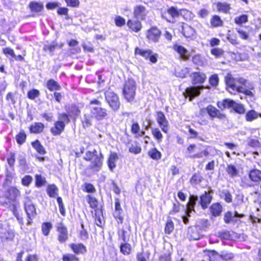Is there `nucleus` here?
Segmentation results:
<instances>
[{
  "label": "nucleus",
  "instance_id": "nucleus-1",
  "mask_svg": "<svg viewBox=\"0 0 261 261\" xmlns=\"http://www.w3.org/2000/svg\"><path fill=\"white\" fill-rule=\"evenodd\" d=\"M103 156L101 152L99 153L96 149L93 151L86 152L84 159L87 161H90L91 163L89 168L93 171H99L102 166Z\"/></svg>",
  "mask_w": 261,
  "mask_h": 261
},
{
  "label": "nucleus",
  "instance_id": "nucleus-2",
  "mask_svg": "<svg viewBox=\"0 0 261 261\" xmlns=\"http://www.w3.org/2000/svg\"><path fill=\"white\" fill-rule=\"evenodd\" d=\"M101 102L94 99L90 102V109L92 116L97 120L103 119L108 115L107 110L101 108Z\"/></svg>",
  "mask_w": 261,
  "mask_h": 261
},
{
  "label": "nucleus",
  "instance_id": "nucleus-3",
  "mask_svg": "<svg viewBox=\"0 0 261 261\" xmlns=\"http://www.w3.org/2000/svg\"><path fill=\"white\" fill-rule=\"evenodd\" d=\"M136 88V83L134 80L128 79L125 82L123 88V95L128 102H132L134 100Z\"/></svg>",
  "mask_w": 261,
  "mask_h": 261
},
{
  "label": "nucleus",
  "instance_id": "nucleus-4",
  "mask_svg": "<svg viewBox=\"0 0 261 261\" xmlns=\"http://www.w3.org/2000/svg\"><path fill=\"white\" fill-rule=\"evenodd\" d=\"M217 106L221 110L232 108L235 112L238 113L243 114L245 112V109L242 105L237 103L229 99H224L222 101H218Z\"/></svg>",
  "mask_w": 261,
  "mask_h": 261
},
{
  "label": "nucleus",
  "instance_id": "nucleus-5",
  "mask_svg": "<svg viewBox=\"0 0 261 261\" xmlns=\"http://www.w3.org/2000/svg\"><path fill=\"white\" fill-rule=\"evenodd\" d=\"M105 98L110 108L114 111H117L119 109L120 103L118 96L111 90L106 91Z\"/></svg>",
  "mask_w": 261,
  "mask_h": 261
},
{
  "label": "nucleus",
  "instance_id": "nucleus-6",
  "mask_svg": "<svg viewBox=\"0 0 261 261\" xmlns=\"http://www.w3.org/2000/svg\"><path fill=\"white\" fill-rule=\"evenodd\" d=\"M197 200V196H195L194 195L190 196L189 201L187 204L186 215L182 216V221L185 224H188L189 222L188 217H190L191 213L193 211H194V206Z\"/></svg>",
  "mask_w": 261,
  "mask_h": 261
},
{
  "label": "nucleus",
  "instance_id": "nucleus-7",
  "mask_svg": "<svg viewBox=\"0 0 261 261\" xmlns=\"http://www.w3.org/2000/svg\"><path fill=\"white\" fill-rule=\"evenodd\" d=\"M135 53L136 55L142 56L145 59H149L152 63H155L157 62V54H153L152 51L150 49H142L136 47Z\"/></svg>",
  "mask_w": 261,
  "mask_h": 261
},
{
  "label": "nucleus",
  "instance_id": "nucleus-8",
  "mask_svg": "<svg viewBox=\"0 0 261 261\" xmlns=\"http://www.w3.org/2000/svg\"><path fill=\"white\" fill-rule=\"evenodd\" d=\"M156 120L162 130L165 133H167L169 130V122L162 112H156Z\"/></svg>",
  "mask_w": 261,
  "mask_h": 261
},
{
  "label": "nucleus",
  "instance_id": "nucleus-9",
  "mask_svg": "<svg viewBox=\"0 0 261 261\" xmlns=\"http://www.w3.org/2000/svg\"><path fill=\"white\" fill-rule=\"evenodd\" d=\"M244 217V215L240 214L237 212L228 211L224 215V221L226 224H236L239 218Z\"/></svg>",
  "mask_w": 261,
  "mask_h": 261
},
{
  "label": "nucleus",
  "instance_id": "nucleus-10",
  "mask_svg": "<svg viewBox=\"0 0 261 261\" xmlns=\"http://www.w3.org/2000/svg\"><path fill=\"white\" fill-rule=\"evenodd\" d=\"M25 211L30 220H32L36 215V208L31 200L28 197L24 202Z\"/></svg>",
  "mask_w": 261,
  "mask_h": 261
},
{
  "label": "nucleus",
  "instance_id": "nucleus-11",
  "mask_svg": "<svg viewBox=\"0 0 261 261\" xmlns=\"http://www.w3.org/2000/svg\"><path fill=\"white\" fill-rule=\"evenodd\" d=\"M161 32L156 27H152L147 31L146 37L149 42L156 43L159 42Z\"/></svg>",
  "mask_w": 261,
  "mask_h": 261
},
{
  "label": "nucleus",
  "instance_id": "nucleus-12",
  "mask_svg": "<svg viewBox=\"0 0 261 261\" xmlns=\"http://www.w3.org/2000/svg\"><path fill=\"white\" fill-rule=\"evenodd\" d=\"M225 81L229 92L234 94L236 91H240V88L236 85L235 80L231 74H227L225 77Z\"/></svg>",
  "mask_w": 261,
  "mask_h": 261
},
{
  "label": "nucleus",
  "instance_id": "nucleus-13",
  "mask_svg": "<svg viewBox=\"0 0 261 261\" xmlns=\"http://www.w3.org/2000/svg\"><path fill=\"white\" fill-rule=\"evenodd\" d=\"M203 89V87H191L187 88L184 94L186 97H189L190 101L193 98L198 96L200 94V90Z\"/></svg>",
  "mask_w": 261,
  "mask_h": 261
},
{
  "label": "nucleus",
  "instance_id": "nucleus-14",
  "mask_svg": "<svg viewBox=\"0 0 261 261\" xmlns=\"http://www.w3.org/2000/svg\"><path fill=\"white\" fill-rule=\"evenodd\" d=\"M167 12L170 16V17L169 18H166V20L169 22L173 23L175 22L176 18H178L181 14V10L172 6L167 10Z\"/></svg>",
  "mask_w": 261,
  "mask_h": 261
},
{
  "label": "nucleus",
  "instance_id": "nucleus-15",
  "mask_svg": "<svg viewBox=\"0 0 261 261\" xmlns=\"http://www.w3.org/2000/svg\"><path fill=\"white\" fill-rule=\"evenodd\" d=\"M4 227L2 222V229L0 230V239L2 242L12 240L15 236L14 231L11 230H6Z\"/></svg>",
  "mask_w": 261,
  "mask_h": 261
},
{
  "label": "nucleus",
  "instance_id": "nucleus-16",
  "mask_svg": "<svg viewBox=\"0 0 261 261\" xmlns=\"http://www.w3.org/2000/svg\"><path fill=\"white\" fill-rule=\"evenodd\" d=\"M57 231L59 233V241L62 243L65 242L68 239V231L66 227L62 223H58Z\"/></svg>",
  "mask_w": 261,
  "mask_h": 261
},
{
  "label": "nucleus",
  "instance_id": "nucleus-17",
  "mask_svg": "<svg viewBox=\"0 0 261 261\" xmlns=\"http://www.w3.org/2000/svg\"><path fill=\"white\" fill-rule=\"evenodd\" d=\"M190 76L193 84H203L206 79L205 74L199 71L192 73Z\"/></svg>",
  "mask_w": 261,
  "mask_h": 261
},
{
  "label": "nucleus",
  "instance_id": "nucleus-18",
  "mask_svg": "<svg viewBox=\"0 0 261 261\" xmlns=\"http://www.w3.org/2000/svg\"><path fill=\"white\" fill-rule=\"evenodd\" d=\"M20 193L18 189L15 187H11L6 193V198L9 202L15 201L16 198L20 196Z\"/></svg>",
  "mask_w": 261,
  "mask_h": 261
},
{
  "label": "nucleus",
  "instance_id": "nucleus-19",
  "mask_svg": "<svg viewBox=\"0 0 261 261\" xmlns=\"http://www.w3.org/2000/svg\"><path fill=\"white\" fill-rule=\"evenodd\" d=\"M65 124L62 121H58L54 124V127L51 128L50 132L54 136L60 135L64 130Z\"/></svg>",
  "mask_w": 261,
  "mask_h": 261
},
{
  "label": "nucleus",
  "instance_id": "nucleus-20",
  "mask_svg": "<svg viewBox=\"0 0 261 261\" xmlns=\"http://www.w3.org/2000/svg\"><path fill=\"white\" fill-rule=\"evenodd\" d=\"M206 111L210 117H217L219 119L225 118V115L220 113L219 110L212 105H209L206 108Z\"/></svg>",
  "mask_w": 261,
  "mask_h": 261
},
{
  "label": "nucleus",
  "instance_id": "nucleus-21",
  "mask_svg": "<svg viewBox=\"0 0 261 261\" xmlns=\"http://www.w3.org/2000/svg\"><path fill=\"white\" fill-rule=\"evenodd\" d=\"M29 8L33 13H38L43 10L44 5L41 2H31L29 4Z\"/></svg>",
  "mask_w": 261,
  "mask_h": 261
},
{
  "label": "nucleus",
  "instance_id": "nucleus-22",
  "mask_svg": "<svg viewBox=\"0 0 261 261\" xmlns=\"http://www.w3.org/2000/svg\"><path fill=\"white\" fill-rule=\"evenodd\" d=\"M248 176L250 179L254 182H259L261 181V171L258 169L250 170Z\"/></svg>",
  "mask_w": 261,
  "mask_h": 261
},
{
  "label": "nucleus",
  "instance_id": "nucleus-23",
  "mask_svg": "<svg viewBox=\"0 0 261 261\" xmlns=\"http://www.w3.org/2000/svg\"><path fill=\"white\" fill-rule=\"evenodd\" d=\"M181 32L186 38L193 37L195 34L194 29L187 24H182L181 25Z\"/></svg>",
  "mask_w": 261,
  "mask_h": 261
},
{
  "label": "nucleus",
  "instance_id": "nucleus-24",
  "mask_svg": "<svg viewBox=\"0 0 261 261\" xmlns=\"http://www.w3.org/2000/svg\"><path fill=\"white\" fill-rule=\"evenodd\" d=\"M70 247L76 254H85L87 252L86 246L81 243L71 244L70 245Z\"/></svg>",
  "mask_w": 261,
  "mask_h": 261
},
{
  "label": "nucleus",
  "instance_id": "nucleus-25",
  "mask_svg": "<svg viewBox=\"0 0 261 261\" xmlns=\"http://www.w3.org/2000/svg\"><path fill=\"white\" fill-rule=\"evenodd\" d=\"M173 49L178 53L182 59L187 60L189 58L188 51L184 46L176 44L173 46Z\"/></svg>",
  "mask_w": 261,
  "mask_h": 261
},
{
  "label": "nucleus",
  "instance_id": "nucleus-26",
  "mask_svg": "<svg viewBox=\"0 0 261 261\" xmlns=\"http://www.w3.org/2000/svg\"><path fill=\"white\" fill-rule=\"evenodd\" d=\"M212 200V196L209 193L206 192L200 196V204L203 209L207 207L208 205L211 203Z\"/></svg>",
  "mask_w": 261,
  "mask_h": 261
},
{
  "label": "nucleus",
  "instance_id": "nucleus-27",
  "mask_svg": "<svg viewBox=\"0 0 261 261\" xmlns=\"http://www.w3.org/2000/svg\"><path fill=\"white\" fill-rule=\"evenodd\" d=\"M134 13L136 17L143 19L146 15V8L141 5L137 6L134 9Z\"/></svg>",
  "mask_w": 261,
  "mask_h": 261
},
{
  "label": "nucleus",
  "instance_id": "nucleus-28",
  "mask_svg": "<svg viewBox=\"0 0 261 261\" xmlns=\"http://www.w3.org/2000/svg\"><path fill=\"white\" fill-rule=\"evenodd\" d=\"M118 160L117 154L115 152H111L108 161V166L111 171H113L116 167V162Z\"/></svg>",
  "mask_w": 261,
  "mask_h": 261
},
{
  "label": "nucleus",
  "instance_id": "nucleus-29",
  "mask_svg": "<svg viewBox=\"0 0 261 261\" xmlns=\"http://www.w3.org/2000/svg\"><path fill=\"white\" fill-rule=\"evenodd\" d=\"M46 86L50 91H59L61 89V86L53 79H50L47 82Z\"/></svg>",
  "mask_w": 261,
  "mask_h": 261
},
{
  "label": "nucleus",
  "instance_id": "nucleus-30",
  "mask_svg": "<svg viewBox=\"0 0 261 261\" xmlns=\"http://www.w3.org/2000/svg\"><path fill=\"white\" fill-rule=\"evenodd\" d=\"M222 211V206L219 203L213 204L210 207V212L212 215L214 217H217L220 215Z\"/></svg>",
  "mask_w": 261,
  "mask_h": 261
},
{
  "label": "nucleus",
  "instance_id": "nucleus-31",
  "mask_svg": "<svg viewBox=\"0 0 261 261\" xmlns=\"http://www.w3.org/2000/svg\"><path fill=\"white\" fill-rule=\"evenodd\" d=\"M127 24L129 29L136 32L139 31L142 28L141 22L136 20H129Z\"/></svg>",
  "mask_w": 261,
  "mask_h": 261
},
{
  "label": "nucleus",
  "instance_id": "nucleus-32",
  "mask_svg": "<svg viewBox=\"0 0 261 261\" xmlns=\"http://www.w3.org/2000/svg\"><path fill=\"white\" fill-rule=\"evenodd\" d=\"M120 251L123 255H129L132 251V246L127 242H122L120 245Z\"/></svg>",
  "mask_w": 261,
  "mask_h": 261
},
{
  "label": "nucleus",
  "instance_id": "nucleus-33",
  "mask_svg": "<svg viewBox=\"0 0 261 261\" xmlns=\"http://www.w3.org/2000/svg\"><path fill=\"white\" fill-rule=\"evenodd\" d=\"M192 61L198 66H204L206 64V59L200 55H195L192 58Z\"/></svg>",
  "mask_w": 261,
  "mask_h": 261
},
{
  "label": "nucleus",
  "instance_id": "nucleus-34",
  "mask_svg": "<svg viewBox=\"0 0 261 261\" xmlns=\"http://www.w3.org/2000/svg\"><path fill=\"white\" fill-rule=\"evenodd\" d=\"M44 128V124L41 122H36L32 124L30 127V132L34 134L41 133Z\"/></svg>",
  "mask_w": 261,
  "mask_h": 261
},
{
  "label": "nucleus",
  "instance_id": "nucleus-35",
  "mask_svg": "<svg viewBox=\"0 0 261 261\" xmlns=\"http://www.w3.org/2000/svg\"><path fill=\"white\" fill-rule=\"evenodd\" d=\"M226 171L231 178L236 177L239 173V171L236 167L232 164H229L227 166Z\"/></svg>",
  "mask_w": 261,
  "mask_h": 261
},
{
  "label": "nucleus",
  "instance_id": "nucleus-36",
  "mask_svg": "<svg viewBox=\"0 0 261 261\" xmlns=\"http://www.w3.org/2000/svg\"><path fill=\"white\" fill-rule=\"evenodd\" d=\"M46 191L50 197L55 198L58 195V188L55 185L48 186Z\"/></svg>",
  "mask_w": 261,
  "mask_h": 261
},
{
  "label": "nucleus",
  "instance_id": "nucleus-37",
  "mask_svg": "<svg viewBox=\"0 0 261 261\" xmlns=\"http://www.w3.org/2000/svg\"><path fill=\"white\" fill-rule=\"evenodd\" d=\"M32 145L39 154L41 155L45 154L46 151L44 147L38 140H37L32 142Z\"/></svg>",
  "mask_w": 261,
  "mask_h": 261
},
{
  "label": "nucleus",
  "instance_id": "nucleus-38",
  "mask_svg": "<svg viewBox=\"0 0 261 261\" xmlns=\"http://www.w3.org/2000/svg\"><path fill=\"white\" fill-rule=\"evenodd\" d=\"M93 118L89 114H85L82 118V122L84 128L89 127L92 125V119Z\"/></svg>",
  "mask_w": 261,
  "mask_h": 261
},
{
  "label": "nucleus",
  "instance_id": "nucleus-39",
  "mask_svg": "<svg viewBox=\"0 0 261 261\" xmlns=\"http://www.w3.org/2000/svg\"><path fill=\"white\" fill-rule=\"evenodd\" d=\"M218 10L224 13H227L230 9L229 4L226 3L219 2L217 4Z\"/></svg>",
  "mask_w": 261,
  "mask_h": 261
},
{
  "label": "nucleus",
  "instance_id": "nucleus-40",
  "mask_svg": "<svg viewBox=\"0 0 261 261\" xmlns=\"http://www.w3.org/2000/svg\"><path fill=\"white\" fill-rule=\"evenodd\" d=\"M129 151L134 154H138L141 151V147L137 142H134L129 146Z\"/></svg>",
  "mask_w": 261,
  "mask_h": 261
},
{
  "label": "nucleus",
  "instance_id": "nucleus-41",
  "mask_svg": "<svg viewBox=\"0 0 261 261\" xmlns=\"http://www.w3.org/2000/svg\"><path fill=\"white\" fill-rule=\"evenodd\" d=\"M122 212V209L120 205V202L118 198L115 199V212L114 216L115 217H118Z\"/></svg>",
  "mask_w": 261,
  "mask_h": 261
},
{
  "label": "nucleus",
  "instance_id": "nucleus-42",
  "mask_svg": "<svg viewBox=\"0 0 261 261\" xmlns=\"http://www.w3.org/2000/svg\"><path fill=\"white\" fill-rule=\"evenodd\" d=\"M118 239L124 242H128V236H127V232L123 228L119 229L118 230Z\"/></svg>",
  "mask_w": 261,
  "mask_h": 261
},
{
  "label": "nucleus",
  "instance_id": "nucleus-43",
  "mask_svg": "<svg viewBox=\"0 0 261 261\" xmlns=\"http://www.w3.org/2000/svg\"><path fill=\"white\" fill-rule=\"evenodd\" d=\"M211 24L213 27H218L222 25L223 21L219 16L215 15L211 19Z\"/></svg>",
  "mask_w": 261,
  "mask_h": 261
},
{
  "label": "nucleus",
  "instance_id": "nucleus-44",
  "mask_svg": "<svg viewBox=\"0 0 261 261\" xmlns=\"http://www.w3.org/2000/svg\"><path fill=\"white\" fill-rule=\"evenodd\" d=\"M235 23L238 25H242L248 21V16L245 14H243L241 16L236 17L234 19Z\"/></svg>",
  "mask_w": 261,
  "mask_h": 261
},
{
  "label": "nucleus",
  "instance_id": "nucleus-45",
  "mask_svg": "<svg viewBox=\"0 0 261 261\" xmlns=\"http://www.w3.org/2000/svg\"><path fill=\"white\" fill-rule=\"evenodd\" d=\"M148 154L152 159L156 160L160 159L161 157V152L156 148H153L149 150L148 152Z\"/></svg>",
  "mask_w": 261,
  "mask_h": 261
},
{
  "label": "nucleus",
  "instance_id": "nucleus-46",
  "mask_svg": "<svg viewBox=\"0 0 261 261\" xmlns=\"http://www.w3.org/2000/svg\"><path fill=\"white\" fill-rule=\"evenodd\" d=\"M152 134L153 137L157 140L158 142H161L163 139V135L158 128H153Z\"/></svg>",
  "mask_w": 261,
  "mask_h": 261
},
{
  "label": "nucleus",
  "instance_id": "nucleus-47",
  "mask_svg": "<svg viewBox=\"0 0 261 261\" xmlns=\"http://www.w3.org/2000/svg\"><path fill=\"white\" fill-rule=\"evenodd\" d=\"M258 117L257 113L253 110L248 112L246 114V119L248 121H252Z\"/></svg>",
  "mask_w": 261,
  "mask_h": 261
},
{
  "label": "nucleus",
  "instance_id": "nucleus-48",
  "mask_svg": "<svg viewBox=\"0 0 261 261\" xmlns=\"http://www.w3.org/2000/svg\"><path fill=\"white\" fill-rule=\"evenodd\" d=\"M57 47V44L54 43L45 45L43 47V50L46 52H48L49 54L52 56Z\"/></svg>",
  "mask_w": 261,
  "mask_h": 261
},
{
  "label": "nucleus",
  "instance_id": "nucleus-49",
  "mask_svg": "<svg viewBox=\"0 0 261 261\" xmlns=\"http://www.w3.org/2000/svg\"><path fill=\"white\" fill-rule=\"evenodd\" d=\"M87 201L90 204V206L91 208H94L97 207L98 202L94 197L90 195H88L87 197Z\"/></svg>",
  "mask_w": 261,
  "mask_h": 261
},
{
  "label": "nucleus",
  "instance_id": "nucleus-50",
  "mask_svg": "<svg viewBox=\"0 0 261 261\" xmlns=\"http://www.w3.org/2000/svg\"><path fill=\"white\" fill-rule=\"evenodd\" d=\"M52 227V225L49 222H45L42 225V230L45 236H47Z\"/></svg>",
  "mask_w": 261,
  "mask_h": 261
},
{
  "label": "nucleus",
  "instance_id": "nucleus-51",
  "mask_svg": "<svg viewBox=\"0 0 261 261\" xmlns=\"http://www.w3.org/2000/svg\"><path fill=\"white\" fill-rule=\"evenodd\" d=\"M36 185L37 187H41L44 185L45 178L41 175L37 174L35 175Z\"/></svg>",
  "mask_w": 261,
  "mask_h": 261
},
{
  "label": "nucleus",
  "instance_id": "nucleus-52",
  "mask_svg": "<svg viewBox=\"0 0 261 261\" xmlns=\"http://www.w3.org/2000/svg\"><path fill=\"white\" fill-rule=\"evenodd\" d=\"M202 179V176L199 174H194L191 178L190 181L192 184L197 185L199 184Z\"/></svg>",
  "mask_w": 261,
  "mask_h": 261
},
{
  "label": "nucleus",
  "instance_id": "nucleus-53",
  "mask_svg": "<svg viewBox=\"0 0 261 261\" xmlns=\"http://www.w3.org/2000/svg\"><path fill=\"white\" fill-rule=\"evenodd\" d=\"M16 139L17 142L19 144L21 145L25 142L26 139V135L23 132H20L16 136Z\"/></svg>",
  "mask_w": 261,
  "mask_h": 261
},
{
  "label": "nucleus",
  "instance_id": "nucleus-54",
  "mask_svg": "<svg viewBox=\"0 0 261 261\" xmlns=\"http://www.w3.org/2000/svg\"><path fill=\"white\" fill-rule=\"evenodd\" d=\"M211 53L216 58H219L223 55L224 51L220 48H214L211 50Z\"/></svg>",
  "mask_w": 261,
  "mask_h": 261
},
{
  "label": "nucleus",
  "instance_id": "nucleus-55",
  "mask_svg": "<svg viewBox=\"0 0 261 261\" xmlns=\"http://www.w3.org/2000/svg\"><path fill=\"white\" fill-rule=\"evenodd\" d=\"M114 21L116 25L118 27H121L125 24V20L120 16H116Z\"/></svg>",
  "mask_w": 261,
  "mask_h": 261
},
{
  "label": "nucleus",
  "instance_id": "nucleus-56",
  "mask_svg": "<svg viewBox=\"0 0 261 261\" xmlns=\"http://www.w3.org/2000/svg\"><path fill=\"white\" fill-rule=\"evenodd\" d=\"M209 83L211 86L215 87L218 85L219 83V78L217 74H213L209 79Z\"/></svg>",
  "mask_w": 261,
  "mask_h": 261
},
{
  "label": "nucleus",
  "instance_id": "nucleus-57",
  "mask_svg": "<svg viewBox=\"0 0 261 261\" xmlns=\"http://www.w3.org/2000/svg\"><path fill=\"white\" fill-rule=\"evenodd\" d=\"M18 162L20 168L24 171L28 169L27 162L23 156H20L18 159Z\"/></svg>",
  "mask_w": 261,
  "mask_h": 261
},
{
  "label": "nucleus",
  "instance_id": "nucleus-58",
  "mask_svg": "<svg viewBox=\"0 0 261 261\" xmlns=\"http://www.w3.org/2000/svg\"><path fill=\"white\" fill-rule=\"evenodd\" d=\"M39 91L38 90L33 89L28 92V97L31 99H34L39 96Z\"/></svg>",
  "mask_w": 261,
  "mask_h": 261
},
{
  "label": "nucleus",
  "instance_id": "nucleus-59",
  "mask_svg": "<svg viewBox=\"0 0 261 261\" xmlns=\"http://www.w3.org/2000/svg\"><path fill=\"white\" fill-rule=\"evenodd\" d=\"M174 224L172 221H169L167 222L165 227V232L166 233L170 234L173 230Z\"/></svg>",
  "mask_w": 261,
  "mask_h": 261
},
{
  "label": "nucleus",
  "instance_id": "nucleus-60",
  "mask_svg": "<svg viewBox=\"0 0 261 261\" xmlns=\"http://www.w3.org/2000/svg\"><path fill=\"white\" fill-rule=\"evenodd\" d=\"M189 238L191 240H197L199 239L200 234L196 229H191L189 234Z\"/></svg>",
  "mask_w": 261,
  "mask_h": 261
},
{
  "label": "nucleus",
  "instance_id": "nucleus-61",
  "mask_svg": "<svg viewBox=\"0 0 261 261\" xmlns=\"http://www.w3.org/2000/svg\"><path fill=\"white\" fill-rule=\"evenodd\" d=\"M63 261H77L78 258L72 254H67L63 256Z\"/></svg>",
  "mask_w": 261,
  "mask_h": 261
},
{
  "label": "nucleus",
  "instance_id": "nucleus-62",
  "mask_svg": "<svg viewBox=\"0 0 261 261\" xmlns=\"http://www.w3.org/2000/svg\"><path fill=\"white\" fill-rule=\"evenodd\" d=\"M80 110L79 108L75 106H72L70 110L69 111V115L71 116H77L80 115Z\"/></svg>",
  "mask_w": 261,
  "mask_h": 261
},
{
  "label": "nucleus",
  "instance_id": "nucleus-63",
  "mask_svg": "<svg viewBox=\"0 0 261 261\" xmlns=\"http://www.w3.org/2000/svg\"><path fill=\"white\" fill-rule=\"evenodd\" d=\"M82 230L80 231V238L82 240H86L88 238V233L85 229L84 224H81Z\"/></svg>",
  "mask_w": 261,
  "mask_h": 261
},
{
  "label": "nucleus",
  "instance_id": "nucleus-64",
  "mask_svg": "<svg viewBox=\"0 0 261 261\" xmlns=\"http://www.w3.org/2000/svg\"><path fill=\"white\" fill-rule=\"evenodd\" d=\"M219 236L225 240L230 239L231 238V235L230 232L228 231H222L219 232Z\"/></svg>",
  "mask_w": 261,
  "mask_h": 261
}]
</instances>
